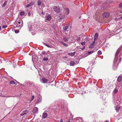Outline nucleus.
<instances>
[{"instance_id": "obj_7", "label": "nucleus", "mask_w": 122, "mask_h": 122, "mask_svg": "<svg viewBox=\"0 0 122 122\" xmlns=\"http://www.w3.org/2000/svg\"><path fill=\"white\" fill-rule=\"evenodd\" d=\"M21 23V24L19 25V27H21L23 26V22L21 20H19V21L18 22V23L19 24H20Z\"/></svg>"}, {"instance_id": "obj_14", "label": "nucleus", "mask_w": 122, "mask_h": 122, "mask_svg": "<svg viewBox=\"0 0 122 122\" xmlns=\"http://www.w3.org/2000/svg\"><path fill=\"white\" fill-rule=\"evenodd\" d=\"M47 116V114L46 113H43L42 115V117L44 118H45Z\"/></svg>"}, {"instance_id": "obj_49", "label": "nucleus", "mask_w": 122, "mask_h": 122, "mask_svg": "<svg viewBox=\"0 0 122 122\" xmlns=\"http://www.w3.org/2000/svg\"><path fill=\"white\" fill-rule=\"evenodd\" d=\"M121 18H122V17H121Z\"/></svg>"}, {"instance_id": "obj_50", "label": "nucleus", "mask_w": 122, "mask_h": 122, "mask_svg": "<svg viewBox=\"0 0 122 122\" xmlns=\"http://www.w3.org/2000/svg\"><path fill=\"white\" fill-rule=\"evenodd\" d=\"M68 122H70V121H69Z\"/></svg>"}, {"instance_id": "obj_36", "label": "nucleus", "mask_w": 122, "mask_h": 122, "mask_svg": "<svg viewBox=\"0 0 122 122\" xmlns=\"http://www.w3.org/2000/svg\"><path fill=\"white\" fill-rule=\"evenodd\" d=\"M95 41H94H94H93V42L92 43V46H94V45L95 44Z\"/></svg>"}, {"instance_id": "obj_40", "label": "nucleus", "mask_w": 122, "mask_h": 122, "mask_svg": "<svg viewBox=\"0 0 122 122\" xmlns=\"http://www.w3.org/2000/svg\"><path fill=\"white\" fill-rule=\"evenodd\" d=\"M62 58H64L66 59L67 58V57L66 56H63Z\"/></svg>"}, {"instance_id": "obj_20", "label": "nucleus", "mask_w": 122, "mask_h": 122, "mask_svg": "<svg viewBox=\"0 0 122 122\" xmlns=\"http://www.w3.org/2000/svg\"><path fill=\"white\" fill-rule=\"evenodd\" d=\"M63 39L64 41L65 42H66L68 41V40L67 38L64 37L63 38Z\"/></svg>"}, {"instance_id": "obj_24", "label": "nucleus", "mask_w": 122, "mask_h": 122, "mask_svg": "<svg viewBox=\"0 0 122 122\" xmlns=\"http://www.w3.org/2000/svg\"><path fill=\"white\" fill-rule=\"evenodd\" d=\"M43 44L45 46H46L47 47H49V48L51 47L47 45L46 43L45 42H43Z\"/></svg>"}, {"instance_id": "obj_38", "label": "nucleus", "mask_w": 122, "mask_h": 122, "mask_svg": "<svg viewBox=\"0 0 122 122\" xmlns=\"http://www.w3.org/2000/svg\"><path fill=\"white\" fill-rule=\"evenodd\" d=\"M34 96H33L32 97V100H31V101L33 100L34 98Z\"/></svg>"}, {"instance_id": "obj_1", "label": "nucleus", "mask_w": 122, "mask_h": 122, "mask_svg": "<svg viewBox=\"0 0 122 122\" xmlns=\"http://www.w3.org/2000/svg\"><path fill=\"white\" fill-rule=\"evenodd\" d=\"M65 15V13H63L60 14L58 17V20L60 22L62 21L64 18Z\"/></svg>"}, {"instance_id": "obj_29", "label": "nucleus", "mask_w": 122, "mask_h": 122, "mask_svg": "<svg viewBox=\"0 0 122 122\" xmlns=\"http://www.w3.org/2000/svg\"><path fill=\"white\" fill-rule=\"evenodd\" d=\"M26 114V113L25 112L23 111L22 112V113H21L20 114V115L21 116H22Z\"/></svg>"}, {"instance_id": "obj_47", "label": "nucleus", "mask_w": 122, "mask_h": 122, "mask_svg": "<svg viewBox=\"0 0 122 122\" xmlns=\"http://www.w3.org/2000/svg\"><path fill=\"white\" fill-rule=\"evenodd\" d=\"M80 18H81V17H79V19H80Z\"/></svg>"}, {"instance_id": "obj_12", "label": "nucleus", "mask_w": 122, "mask_h": 122, "mask_svg": "<svg viewBox=\"0 0 122 122\" xmlns=\"http://www.w3.org/2000/svg\"><path fill=\"white\" fill-rule=\"evenodd\" d=\"M28 26L29 27V30H30L32 29V26L31 24L30 23H28Z\"/></svg>"}, {"instance_id": "obj_23", "label": "nucleus", "mask_w": 122, "mask_h": 122, "mask_svg": "<svg viewBox=\"0 0 122 122\" xmlns=\"http://www.w3.org/2000/svg\"><path fill=\"white\" fill-rule=\"evenodd\" d=\"M118 92V90L116 89H115L113 91V92L114 93H116Z\"/></svg>"}, {"instance_id": "obj_44", "label": "nucleus", "mask_w": 122, "mask_h": 122, "mask_svg": "<svg viewBox=\"0 0 122 122\" xmlns=\"http://www.w3.org/2000/svg\"><path fill=\"white\" fill-rule=\"evenodd\" d=\"M16 26L17 27H19V26L18 25H16Z\"/></svg>"}, {"instance_id": "obj_42", "label": "nucleus", "mask_w": 122, "mask_h": 122, "mask_svg": "<svg viewBox=\"0 0 122 122\" xmlns=\"http://www.w3.org/2000/svg\"><path fill=\"white\" fill-rule=\"evenodd\" d=\"M30 15H31V14H30V12L28 14V16H30Z\"/></svg>"}, {"instance_id": "obj_22", "label": "nucleus", "mask_w": 122, "mask_h": 122, "mask_svg": "<svg viewBox=\"0 0 122 122\" xmlns=\"http://www.w3.org/2000/svg\"><path fill=\"white\" fill-rule=\"evenodd\" d=\"M41 3V1L40 0H38L37 2V4L38 5H40Z\"/></svg>"}, {"instance_id": "obj_16", "label": "nucleus", "mask_w": 122, "mask_h": 122, "mask_svg": "<svg viewBox=\"0 0 122 122\" xmlns=\"http://www.w3.org/2000/svg\"><path fill=\"white\" fill-rule=\"evenodd\" d=\"M75 62L72 61H71L70 63V65L71 66H73L76 64Z\"/></svg>"}, {"instance_id": "obj_4", "label": "nucleus", "mask_w": 122, "mask_h": 122, "mask_svg": "<svg viewBox=\"0 0 122 122\" xmlns=\"http://www.w3.org/2000/svg\"><path fill=\"white\" fill-rule=\"evenodd\" d=\"M34 3V2L31 1L30 3L26 5L25 7L27 8L32 6L33 5Z\"/></svg>"}, {"instance_id": "obj_11", "label": "nucleus", "mask_w": 122, "mask_h": 122, "mask_svg": "<svg viewBox=\"0 0 122 122\" xmlns=\"http://www.w3.org/2000/svg\"><path fill=\"white\" fill-rule=\"evenodd\" d=\"M60 42L61 43L62 45L66 47H67L68 46V44L63 42L62 41H60Z\"/></svg>"}, {"instance_id": "obj_31", "label": "nucleus", "mask_w": 122, "mask_h": 122, "mask_svg": "<svg viewBox=\"0 0 122 122\" xmlns=\"http://www.w3.org/2000/svg\"><path fill=\"white\" fill-rule=\"evenodd\" d=\"M119 7L121 9H122V3H121L119 4Z\"/></svg>"}, {"instance_id": "obj_34", "label": "nucleus", "mask_w": 122, "mask_h": 122, "mask_svg": "<svg viewBox=\"0 0 122 122\" xmlns=\"http://www.w3.org/2000/svg\"><path fill=\"white\" fill-rule=\"evenodd\" d=\"M85 42H81V44L83 46V45H85Z\"/></svg>"}, {"instance_id": "obj_30", "label": "nucleus", "mask_w": 122, "mask_h": 122, "mask_svg": "<svg viewBox=\"0 0 122 122\" xmlns=\"http://www.w3.org/2000/svg\"><path fill=\"white\" fill-rule=\"evenodd\" d=\"M120 109V107H119L118 106H116V109L117 110H119V109Z\"/></svg>"}, {"instance_id": "obj_37", "label": "nucleus", "mask_w": 122, "mask_h": 122, "mask_svg": "<svg viewBox=\"0 0 122 122\" xmlns=\"http://www.w3.org/2000/svg\"><path fill=\"white\" fill-rule=\"evenodd\" d=\"M42 54L43 55H45L46 54V53L45 51H43L42 52Z\"/></svg>"}, {"instance_id": "obj_43", "label": "nucleus", "mask_w": 122, "mask_h": 122, "mask_svg": "<svg viewBox=\"0 0 122 122\" xmlns=\"http://www.w3.org/2000/svg\"><path fill=\"white\" fill-rule=\"evenodd\" d=\"M41 14L43 15H44V12H41Z\"/></svg>"}, {"instance_id": "obj_26", "label": "nucleus", "mask_w": 122, "mask_h": 122, "mask_svg": "<svg viewBox=\"0 0 122 122\" xmlns=\"http://www.w3.org/2000/svg\"><path fill=\"white\" fill-rule=\"evenodd\" d=\"M94 52V51H89L88 52V54L89 55H90V54H91L92 53H93Z\"/></svg>"}, {"instance_id": "obj_13", "label": "nucleus", "mask_w": 122, "mask_h": 122, "mask_svg": "<svg viewBox=\"0 0 122 122\" xmlns=\"http://www.w3.org/2000/svg\"><path fill=\"white\" fill-rule=\"evenodd\" d=\"M98 34L97 33H96L95 34L94 37V41L96 40L98 38Z\"/></svg>"}, {"instance_id": "obj_45", "label": "nucleus", "mask_w": 122, "mask_h": 122, "mask_svg": "<svg viewBox=\"0 0 122 122\" xmlns=\"http://www.w3.org/2000/svg\"><path fill=\"white\" fill-rule=\"evenodd\" d=\"M1 30V27L0 26V30Z\"/></svg>"}, {"instance_id": "obj_48", "label": "nucleus", "mask_w": 122, "mask_h": 122, "mask_svg": "<svg viewBox=\"0 0 122 122\" xmlns=\"http://www.w3.org/2000/svg\"><path fill=\"white\" fill-rule=\"evenodd\" d=\"M17 83H18V84L20 83H19V82H17Z\"/></svg>"}, {"instance_id": "obj_33", "label": "nucleus", "mask_w": 122, "mask_h": 122, "mask_svg": "<svg viewBox=\"0 0 122 122\" xmlns=\"http://www.w3.org/2000/svg\"><path fill=\"white\" fill-rule=\"evenodd\" d=\"M7 27V25H3L2 27V28H6Z\"/></svg>"}, {"instance_id": "obj_8", "label": "nucleus", "mask_w": 122, "mask_h": 122, "mask_svg": "<svg viewBox=\"0 0 122 122\" xmlns=\"http://www.w3.org/2000/svg\"><path fill=\"white\" fill-rule=\"evenodd\" d=\"M46 18L47 20L50 21L51 19V17L50 15H48L46 16Z\"/></svg>"}, {"instance_id": "obj_46", "label": "nucleus", "mask_w": 122, "mask_h": 122, "mask_svg": "<svg viewBox=\"0 0 122 122\" xmlns=\"http://www.w3.org/2000/svg\"><path fill=\"white\" fill-rule=\"evenodd\" d=\"M105 122H108V121L107 120Z\"/></svg>"}, {"instance_id": "obj_6", "label": "nucleus", "mask_w": 122, "mask_h": 122, "mask_svg": "<svg viewBox=\"0 0 122 122\" xmlns=\"http://www.w3.org/2000/svg\"><path fill=\"white\" fill-rule=\"evenodd\" d=\"M38 108L35 107L33 109L32 112L34 113H36L38 111Z\"/></svg>"}, {"instance_id": "obj_18", "label": "nucleus", "mask_w": 122, "mask_h": 122, "mask_svg": "<svg viewBox=\"0 0 122 122\" xmlns=\"http://www.w3.org/2000/svg\"><path fill=\"white\" fill-rule=\"evenodd\" d=\"M122 80V77L120 76H119L117 79V81L119 82L121 81Z\"/></svg>"}, {"instance_id": "obj_27", "label": "nucleus", "mask_w": 122, "mask_h": 122, "mask_svg": "<svg viewBox=\"0 0 122 122\" xmlns=\"http://www.w3.org/2000/svg\"><path fill=\"white\" fill-rule=\"evenodd\" d=\"M48 59L47 57H45L43 59V60L44 61H47L48 60Z\"/></svg>"}, {"instance_id": "obj_35", "label": "nucleus", "mask_w": 122, "mask_h": 122, "mask_svg": "<svg viewBox=\"0 0 122 122\" xmlns=\"http://www.w3.org/2000/svg\"><path fill=\"white\" fill-rule=\"evenodd\" d=\"M94 46H92V45H91V46H90L89 47V48H93Z\"/></svg>"}, {"instance_id": "obj_19", "label": "nucleus", "mask_w": 122, "mask_h": 122, "mask_svg": "<svg viewBox=\"0 0 122 122\" xmlns=\"http://www.w3.org/2000/svg\"><path fill=\"white\" fill-rule=\"evenodd\" d=\"M7 2V1H5L4 3L2 5V7H5L6 5Z\"/></svg>"}, {"instance_id": "obj_9", "label": "nucleus", "mask_w": 122, "mask_h": 122, "mask_svg": "<svg viewBox=\"0 0 122 122\" xmlns=\"http://www.w3.org/2000/svg\"><path fill=\"white\" fill-rule=\"evenodd\" d=\"M76 53L75 52L72 53H68V55L71 56H73L75 55Z\"/></svg>"}, {"instance_id": "obj_15", "label": "nucleus", "mask_w": 122, "mask_h": 122, "mask_svg": "<svg viewBox=\"0 0 122 122\" xmlns=\"http://www.w3.org/2000/svg\"><path fill=\"white\" fill-rule=\"evenodd\" d=\"M42 81L44 83H46L48 81V80L47 79H46V78H43L42 79Z\"/></svg>"}, {"instance_id": "obj_21", "label": "nucleus", "mask_w": 122, "mask_h": 122, "mask_svg": "<svg viewBox=\"0 0 122 122\" xmlns=\"http://www.w3.org/2000/svg\"><path fill=\"white\" fill-rule=\"evenodd\" d=\"M25 14L24 11H21L20 13V15L21 16L24 15Z\"/></svg>"}, {"instance_id": "obj_2", "label": "nucleus", "mask_w": 122, "mask_h": 122, "mask_svg": "<svg viewBox=\"0 0 122 122\" xmlns=\"http://www.w3.org/2000/svg\"><path fill=\"white\" fill-rule=\"evenodd\" d=\"M53 9L54 11L57 13H59L60 12V9L57 6H54L53 8Z\"/></svg>"}, {"instance_id": "obj_25", "label": "nucleus", "mask_w": 122, "mask_h": 122, "mask_svg": "<svg viewBox=\"0 0 122 122\" xmlns=\"http://www.w3.org/2000/svg\"><path fill=\"white\" fill-rule=\"evenodd\" d=\"M10 84H15V81L13 80H12V81H10Z\"/></svg>"}, {"instance_id": "obj_10", "label": "nucleus", "mask_w": 122, "mask_h": 122, "mask_svg": "<svg viewBox=\"0 0 122 122\" xmlns=\"http://www.w3.org/2000/svg\"><path fill=\"white\" fill-rule=\"evenodd\" d=\"M68 27L69 26H67V25L65 27H63V32H65L66 31V30L68 29Z\"/></svg>"}, {"instance_id": "obj_41", "label": "nucleus", "mask_w": 122, "mask_h": 122, "mask_svg": "<svg viewBox=\"0 0 122 122\" xmlns=\"http://www.w3.org/2000/svg\"><path fill=\"white\" fill-rule=\"evenodd\" d=\"M63 122V120L62 119H61L60 120V122Z\"/></svg>"}, {"instance_id": "obj_3", "label": "nucleus", "mask_w": 122, "mask_h": 122, "mask_svg": "<svg viewBox=\"0 0 122 122\" xmlns=\"http://www.w3.org/2000/svg\"><path fill=\"white\" fill-rule=\"evenodd\" d=\"M109 15V13L108 12H104L103 15V16L105 18H108Z\"/></svg>"}, {"instance_id": "obj_5", "label": "nucleus", "mask_w": 122, "mask_h": 122, "mask_svg": "<svg viewBox=\"0 0 122 122\" xmlns=\"http://www.w3.org/2000/svg\"><path fill=\"white\" fill-rule=\"evenodd\" d=\"M42 99V97H39L37 101L36 102L35 105L36 104H38L40 103L41 102Z\"/></svg>"}, {"instance_id": "obj_39", "label": "nucleus", "mask_w": 122, "mask_h": 122, "mask_svg": "<svg viewBox=\"0 0 122 122\" xmlns=\"http://www.w3.org/2000/svg\"><path fill=\"white\" fill-rule=\"evenodd\" d=\"M85 48V46H84L83 48H81V49L83 50Z\"/></svg>"}, {"instance_id": "obj_51", "label": "nucleus", "mask_w": 122, "mask_h": 122, "mask_svg": "<svg viewBox=\"0 0 122 122\" xmlns=\"http://www.w3.org/2000/svg\"><path fill=\"white\" fill-rule=\"evenodd\" d=\"M117 53V52H116V54Z\"/></svg>"}, {"instance_id": "obj_32", "label": "nucleus", "mask_w": 122, "mask_h": 122, "mask_svg": "<svg viewBox=\"0 0 122 122\" xmlns=\"http://www.w3.org/2000/svg\"><path fill=\"white\" fill-rule=\"evenodd\" d=\"M15 32L16 33H18L19 32V31L18 30H15Z\"/></svg>"}, {"instance_id": "obj_28", "label": "nucleus", "mask_w": 122, "mask_h": 122, "mask_svg": "<svg viewBox=\"0 0 122 122\" xmlns=\"http://www.w3.org/2000/svg\"><path fill=\"white\" fill-rule=\"evenodd\" d=\"M97 53L98 55H100L102 54V52L100 51H98Z\"/></svg>"}, {"instance_id": "obj_17", "label": "nucleus", "mask_w": 122, "mask_h": 122, "mask_svg": "<svg viewBox=\"0 0 122 122\" xmlns=\"http://www.w3.org/2000/svg\"><path fill=\"white\" fill-rule=\"evenodd\" d=\"M65 11L67 15L68 14L69 12V10L67 8H66L65 9Z\"/></svg>"}]
</instances>
